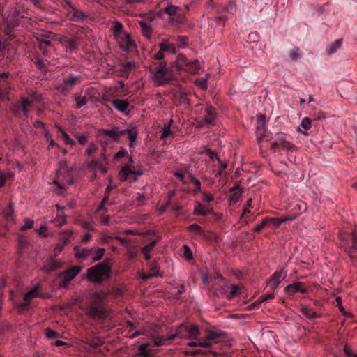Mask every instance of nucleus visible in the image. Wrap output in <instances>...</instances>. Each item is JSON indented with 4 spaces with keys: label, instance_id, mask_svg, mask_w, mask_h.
<instances>
[{
    "label": "nucleus",
    "instance_id": "c756f323",
    "mask_svg": "<svg viewBox=\"0 0 357 357\" xmlns=\"http://www.w3.org/2000/svg\"><path fill=\"white\" fill-rule=\"evenodd\" d=\"M212 213V209L203 206L200 202H197L194 207L193 214L195 215L206 216Z\"/></svg>",
    "mask_w": 357,
    "mask_h": 357
},
{
    "label": "nucleus",
    "instance_id": "f3484780",
    "mask_svg": "<svg viewBox=\"0 0 357 357\" xmlns=\"http://www.w3.org/2000/svg\"><path fill=\"white\" fill-rule=\"evenodd\" d=\"M33 105V101L26 98H22L21 100L20 105H16L13 108V112L15 114V115L19 114V110L22 109L24 115L25 116H28V114L30 112V108Z\"/></svg>",
    "mask_w": 357,
    "mask_h": 357
},
{
    "label": "nucleus",
    "instance_id": "603ef678",
    "mask_svg": "<svg viewBox=\"0 0 357 357\" xmlns=\"http://www.w3.org/2000/svg\"><path fill=\"white\" fill-rule=\"evenodd\" d=\"M183 250V256L187 260H191L193 258L192 252L190 248V247L187 245H184L182 247Z\"/></svg>",
    "mask_w": 357,
    "mask_h": 357
},
{
    "label": "nucleus",
    "instance_id": "f704fd0d",
    "mask_svg": "<svg viewBox=\"0 0 357 357\" xmlns=\"http://www.w3.org/2000/svg\"><path fill=\"white\" fill-rule=\"evenodd\" d=\"M214 282L215 284H219L221 287L220 289H215V294L217 295L226 294V291L222 287V286L226 285V282L225 279L222 276L218 275L217 278L215 279Z\"/></svg>",
    "mask_w": 357,
    "mask_h": 357
},
{
    "label": "nucleus",
    "instance_id": "7ed1b4c3",
    "mask_svg": "<svg viewBox=\"0 0 357 357\" xmlns=\"http://www.w3.org/2000/svg\"><path fill=\"white\" fill-rule=\"evenodd\" d=\"M201 333L188 343V345L191 347H200L202 348H210L213 343H218L221 339L226 336V333L221 331H212L206 330V335L202 338H198ZM192 340V338H189Z\"/></svg>",
    "mask_w": 357,
    "mask_h": 357
},
{
    "label": "nucleus",
    "instance_id": "f03ea898",
    "mask_svg": "<svg viewBox=\"0 0 357 357\" xmlns=\"http://www.w3.org/2000/svg\"><path fill=\"white\" fill-rule=\"evenodd\" d=\"M100 136L107 137V140L119 142V137L121 135H127L129 140V147L134 148L136 146V140L138 137L139 132L135 128H128L126 129H121L118 126H114L112 129H101L99 130Z\"/></svg>",
    "mask_w": 357,
    "mask_h": 357
},
{
    "label": "nucleus",
    "instance_id": "49530a36",
    "mask_svg": "<svg viewBox=\"0 0 357 357\" xmlns=\"http://www.w3.org/2000/svg\"><path fill=\"white\" fill-rule=\"evenodd\" d=\"M57 209H58V216H61V218H58L54 220L55 225L58 226H61L66 222V218L63 215V208L60 207L58 205H56Z\"/></svg>",
    "mask_w": 357,
    "mask_h": 357
},
{
    "label": "nucleus",
    "instance_id": "dca6fc26",
    "mask_svg": "<svg viewBox=\"0 0 357 357\" xmlns=\"http://www.w3.org/2000/svg\"><path fill=\"white\" fill-rule=\"evenodd\" d=\"M287 276V271L284 268H282L280 271H275L270 278L268 280V284L271 289L274 291L279 284L283 281Z\"/></svg>",
    "mask_w": 357,
    "mask_h": 357
},
{
    "label": "nucleus",
    "instance_id": "e2e57ef3",
    "mask_svg": "<svg viewBox=\"0 0 357 357\" xmlns=\"http://www.w3.org/2000/svg\"><path fill=\"white\" fill-rule=\"evenodd\" d=\"M75 101H76V105H75L76 109H79L87 103V100L85 97H82V98L77 97L75 98Z\"/></svg>",
    "mask_w": 357,
    "mask_h": 357
},
{
    "label": "nucleus",
    "instance_id": "13d9d810",
    "mask_svg": "<svg viewBox=\"0 0 357 357\" xmlns=\"http://www.w3.org/2000/svg\"><path fill=\"white\" fill-rule=\"evenodd\" d=\"M178 45L180 47H185L188 43V37L185 36H178L177 37Z\"/></svg>",
    "mask_w": 357,
    "mask_h": 357
},
{
    "label": "nucleus",
    "instance_id": "bf43d9fd",
    "mask_svg": "<svg viewBox=\"0 0 357 357\" xmlns=\"http://www.w3.org/2000/svg\"><path fill=\"white\" fill-rule=\"evenodd\" d=\"M114 31L116 36H120L123 33V26L121 23L116 22L114 24Z\"/></svg>",
    "mask_w": 357,
    "mask_h": 357
},
{
    "label": "nucleus",
    "instance_id": "6e6d98bb",
    "mask_svg": "<svg viewBox=\"0 0 357 357\" xmlns=\"http://www.w3.org/2000/svg\"><path fill=\"white\" fill-rule=\"evenodd\" d=\"M124 157H128V153L123 147H121L119 151L114 155V159L118 160L119 159Z\"/></svg>",
    "mask_w": 357,
    "mask_h": 357
},
{
    "label": "nucleus",
    "instance_id": "20e7f679",
    "mask_svg": "<svg viewBox=\"0 0 357 357\" xmlns=\"http://www.w3.org/2000/svg\"><path fill=\"white\" fill-rule=\"evenodd\" d=\"M111 266L104 262L98 263L87 269L86 278L89 281L100 284L111 276Z\"/></svg>",
    "mask_w": 357,
    "mask_h": 357
},
{
    "label": "nucleus",
    "instance_id": "58836bf2",
    "mask_svg": "<svg viewBox=\"0 0 357 357\" xmlns=\"http://www.w3.org/2000/svg\"><path fill=\"white\" fill-rule=\"evenodd\" d=\"M289 56L292 61H296L302 58L303 54L298 47H294L289 50Z\"/></svg>",
    "mask_w": 357,
    "mask_h": 357
},
{
    "label": "nucleus",
    "instance_id": "412c9836",
    "mask_svg": "<svg viewBox=\"0 0 357 357\" xmlns=\"http://www.w3.org/2000/svg\"><path fill=\"white\" fill-rule=\"evenodd\" d=\"M75 255L77 259L85 260L87 258L92 257L94 252V248H84L79 246H76L74 248Z\"/></svg>",
    "mask_w": 357,
    "mask_h": 357
},
{
    "label": "nucleus",
    "instance_id": "3c124183",
    "mask_svg": "<svg viewBox=\"0 0 357 357\" xmlns=\"http://www.w3.org/2000/svg\"><path fill=\"white\" fill-rule=\"evenodd\" d=\"M33 61L36 67L38 70L44 71L46 70V64L41 58H40L39 56H36L35 59H33Z\"/></svg>",
    "mask_w": 357,
    "mask_h": 357
},
{
    "label": "nucleus",
    "instance_id": "864d4df0",
    "mask_svg": "<svg viewBox=\"0 0 357 357\" xmlns=\"http://www.w3.org/2000/svg\"><path fill=\"white\" fill-rule=\"evenodd\" d=\"M59 130L61 132L62 139L67 144H70L71 146L75 144V142L70 137L68 134H67L64 130H61V128H59Z\"/></svg>",
    "mask_w": 357,
    "mask_h": 357
},
{
    "label": "nucleus",
    "instance_id": "a211bd4d",
    "mask_svg": "<svg viewBox=\"0 0 357 357\" xmlns=\"http://www.w3.org/2000/svg\"><path fill=\"white\" fill-rule=\"evenodd\" d=\"M135 68V64L134 62L126 61L122 63L119 66V68L117 70L119 73V75L121 77L127 79L128 78L131 71Z\"/></svg>",
    "mask_w": 357,
    "mask_h": 357
},
{
    "label": "nucleus",
    "instance_id": "69168bd1",
    "mask_svg": "<svg viewBox=\"0 0 357 357\" xmlns=\"http://www.w3.org/2000/svg\"><path fill=\"white\" fill-rule=\"evenodd\" d=\"M47 45H44V44H39L38 46V48L42 52V55L45 59L50 57V52L47 49Z\"/></svg>",
    "mask_w": 357,
    "mask_h": 357
},
{
    "label": "nucleus",
    "instance_id": "a19ab883",
    "mask_svg": "<svg viewBox=\"0 0 357 357\" xmlns=\"http://www.w3.org/2000/svg\"><path fill=\"white\" fill-rule=\"evenodd\" d=\"M230 291L227 295L229 299H232L236 296L241 294V287L238 285H231Z\"/></svg>",
    "mask_w": 357,
    "mask_h": 357
},
{
    "label": "nucleus",
    "instance_id": "0e129e2a",
    "mask_svg": "<svg viewBox=\"0 0 357 357\" xmlns=\"http://www.w3.org/2000/svg\"><path fill=\"white\" fill-rule=\"evenodd\" d=\"M88 344L94 349H97L102 344V341L99 338L96 337L88 342Z\"/></svg>",
    "mask_w": 357,
    "mask_h": 357
},
{
    "label": "nucleus",
    "instance_id": "f257e3e1",
    "mask_svg": "<svg viewBox=\"0 0 357 357\" xmlns=\"http://www.w3.org/2000/svg\"><path fill=\"white\" fill-rule=\"evenodd\" d=\"M200 334V330L197 325L193 324H181L176 330V332L165 337V336H153L152 339L156 346L166 344L167 341H171L176 338H196Z\"/></svg>",
    "mask_w": 357,
    "mask_h": 357
},
{
    "label": "nucleus",
    "instance_id": "09e8293b",
    "mask_svg": "<svg viewBox=\"0 0 357 357\" xmlns=\"http://www.w3.org/2000/svg\"><path fill=\"white\" fill-rule=\"evenodd\" d=\"M188 229L190 231H192V232H193V233H195L196 234H198V235H200V236H203L204 235V231H203L202 228L199 225H197L196 223L190 225L188 227Z\"/></svg>",
    "mask_w": 357,
    "mask_h": 357
},
{
    "label": "nucleus",
    "instance_id": "2f4dec72",
    "mask_svg": "<svg viewBox=\"0 0 357 357\" xmlns=\"http://www.w3.org/2000/svg\"><path fill=\"white\" fill-rule=\"evenodd\" d=\"M241 193L242 189L240 185L236 184L230 190L229 199L231 201L236 202L238 200Z\"/></svg>",
    "mask_w": 357,
    "mask_h": 357
},
{
    "label": "nucleus",
    "instance_id": "cd10ccee",
    "mask_svg": "<svg viewBox=\"0 0 357 357\" xmlns=\"http://www.w3.org/2000/svg\"><path fill=\"white\" fill-rule=\"evenodd\" d=\"M160 238L158 236L156 239L151 241L149 244L142 248V252L144 255L146 261H149L151 259V252L157 245Z\"/></svg>",
    "mask_w": 357,
    "mask_h": 357
},
{
    "label": "nucleus",
    "instance_id": "c9c22d12",
    "mask_svg": "<svg viewBox=\"0 0 357 357\" xmlns=\"http://www.w3.org/2000/svg\"><path fill=\"white\" fill-rule=\"evenodd\" d=\"M342 44V39L340 38L332 43L328 47L326 51L329 54H333L341 47Z\"/></svg>",
    "mask_w": 357,
    "mask_h": 357
},
{
    "label": "nucleus",
    "instance_id": "2eb2a0df",
    "mask_svg": "<svg viewBox=\"0 0 357 357\" xmlns=\"http://www.w3.org/2000/svg\"><path fill=\"white\" fill-rule=\"evenodd\" d=\"M218 116L217 110L211 105H208L204 109V115L202 119L206 122L207 126H214L216 123Z\"/></svg>",
    "mask_w": 357,
    "mask_h": 357
},
{
    "label": "nucleus",
    "instance_id": "4c0bfd02",
    "mask_svg": "<svg viewBox=\"0 0 357 357\" xmlns=\"http://www.w3.org/2000/svg\"><path fill=\"white\" fill-rule=\"evenodd\" d=\"M139 25L143 33V35L146 38H151L152 30L151 24L146 22H140Z\"/></svg>",
    "mask_w": 357,
    "mask_h": 357
},
{
    "label": "nucleus",
    "instance_id": "ea45409f",
    "mask_svg": "<svg viewBox=\"0 0 357 357\" xmlns=\"http://www.w3.org/2000/svg\"><path fill=\"white\" fill-rule=\"evenodd\" d=\"M10 16L11 17L13 20H17L18 17H24V15L22 14V10L19 7L12 8L10 10Z\"/></svg>",
    "mask_w": 357,
    "mask_h": 357
},
{
    "label": "nucleus",
    "instance_id": "a878e982",
    "mask_svg": "<svg viewBox=\"0 0 357 357\" xmlns=\"http://www.w3.org/2000/svg\"><path fill=\"white\" fill-rule=\"evenodd\" d=\"M172 102L176 106L179 107L182 104H189V100L187 97V93L183 91H178L173 94Z\"/></svg>",
    "mask_w": 357,
    "mask_h": 357
},
{
    "label": "nucleus",
    "instance_id": "79ce46f5",
    "mask_svg": "<svg viewBox=\"0 0 357 357\" xmlns=\"http://www.w3.org/2000/svg\"><path fill=\"white\" fill-rule=\"evenodd\" d=\"M105 252V249L102 248H99L97 250L94 248L93 255H92V261H96L100 260Z\"/></svg>",
    "mask_w": 357,
    "mask_h": 357
},
{
    "label": "nucleus",
    "instance_id": "c85d7f7f",
    "mask_svg": "<svg viewBox=\"0 0 357 357\" xmlns=\"http://www.w3.org/2000/svg\"><path fill=\"white\" fill-rule=\"evenodd\" d=\"M149 343H143L138 347L136 357H154L152 349H149Z\"/></svg>",
    "mask_w": 357,
    "mask_h": 357
},
{
    "label": "nucleus",
    "instance_id": "423d86ee",
    "mask_svg": "<svg viewBox=\"0 0 357 357\" xmlns=\"http://www.w3.org/2000/svg\"><path fill=\"white\" fill-rule=\"evenodd\" d=\"M62 6L67 11L68 20L71 22L81 23L88 22L90 18L88 14L81 10L68 0H63Z\"/></svg>",
    "mask_w": 357,
    "mask_h": 357
},
{
    "label": "nucleus",
    "instance_id": "6e6552de",
    "mask_svg": "<svg viewBox=\"0 0 357 357\" xmlns=\"http://www.w3.org/2000/svg\"><path fill=\"white\" fill-rule=\"evenodd\" d=\"M180 11L181 8L174 5H170L165 8L166 15L169 16L167 21L171 26H177L183 23L185 17Z\"/></svg>",
    "mask_w": 357,
    "mask_h": 357
},
{
    "label": "nucleus",
    "instance_id": "6ab92c4d",
    "mask_svg": "<svg viewBox=\"0 0 357 357\" xmlns=\"http://www.w3.org/2000/svg\"><path fill=\"white\" fill-rule=\"evenodd\" d=\"M285 291L289 295H293L296 292L305 294L307 292V289L304 284V283L301 282H296L287 285L285 287Z\"/></svg>",
    "mask_w": 357,
    "mask_h": 357
},
{
    "label": "nucleus",
    "instance_id": "393cba45",
    "mask_svg": "<svg viewBox=\"0 0 357 357\" xmlns=\"http://www.w3.org/2000/svg\"><path fill=\"white\" fill-rule=\"evenodd\" d=\"M167 74V69L165 64L162 63L160 64L158 67H157V70L155 73V77L156 79L160 81L161 84L167 83L168 78L166 77Z\"/></svg>",
    "mask_w": 357,
    "mask_h": 357
},
{
    "label": "nucleus",
    "instance_id": "0eeeda50",
    "mask_svg": "<svg viewBox=\"0 0 357 357\" xmlns=\"http://www.w3.org/2000/svg\"><path fill=\"white\" fill-rule=\"evenodd\" d=\"M341 247L348 255L353 264L357 262V233L354 231L348 239L342 238Z\"/></svg>",
    "mask_w": 357,
    "mask_h": 357
},
{
    "label": "nucleus",
    "instance_id": "8fccbe9b",
    "mask_svg": "<svg viewBox=\"0 0 357 357\" xmlns=\"http://www.w3.org/2000/svg\"><path fill=\"white\" fill-rule=\"evenodd\" d=\"M4 217L7 222L13 221V208L11 204L8 206V208L3 212Z\"/></svg>",
    "mask_w": 357,
    "mask_h": 357
},
{
    "label": "nucleus",
    "instance_id": "a18cd8bd",
    "mask_svg": "<svg viewBox=\"0 0 357 357\" xmlns=\"http://www.w3.org/2000/svg\"><path fill=\"white\" fill-rule=\"evenodd\" d=\"M15 26V25L13 22L6 20L2 25V29H3V31L6 34L10 35L14 30Z\"/></svg>",
    "mask_w": 357,
    "mask_h": 357
},
{
    "label": "nucleus",
    "instance_id": "4be33fe9",
    "mask_svg": "<svg viewBox=\"0 0 357 357\" xmlns=\"http://www.w3.org/2000/svg\"><path fill=\"white\" fill-rule=\"evenodd\" d=\"M114 108L119 112L128 114L130 112V104L126 100L114 99L110 100Z\"/></svg>",
    "mask_w": 357,
    "mask_h": 357
},
{
    "label": "nucleus",
    "instance_id": "473e14b6",
    "mask_svg": "<svg viewBox=\"0 0 357 357\" xmlns=\"http://www.w3.org/2000/svg\"><path fill=\"white\" fill-rule=\"evenodd\" d=\"M160 50L165 52H169L172 54L176 52V47L174 43H169L167 40H163L160 44Z\"/></svg>",
    "mask_w": 357,
    "mask_h": 357
},
{
    "label": "nucleus",
    "instance_id": "37998d69",
    "mask_svg": "<svg viewBox=\"0 0 357 357\" xmlns=\"http://www.w3.org/2000/svg\"><path fill=\"white\" fill-rule=\"evenodd\" d=\"M190 182L193 183L195 188L193 190L194 194L201 192V182L192 174H190Z\"/></svg>",
    "mask_w": 357,
    "mask_h": 357
},
{
    "label": "nucleus",
    "instance_id": "5fc2aeb1",
    "mask_svg": "<svg viewBox=\"0 0 357 357\" xmlns=\"http://www.w3.org/2000/svg\"><path fill=\"white\" fill-rule=\"evenodd\" d=\"M267 225H268L267 218H265L262 220V221L260 223L256 225V226L253 229V231L259 233Z\"/></svg>",
    "mask_w": 357,
    "mask_h": 357
},
{
    "label": "nucleus",
    "instance_id": "4d7b16f0",
    "mask_svg": "<svg viewBox=\"0 0 357 357\" xmlns=\"http://www.w3.org/2000/svg\"><path fill=\"white\" fill-rule=\"evenodd\" d=\"M162 132L160 137L161 139H165L168 137L172 135L173 134V132L171 130V128H169V125H165V127L162 128Z\"/></svg>",
    "mask_w": 357,
    "mask_h": 357
},
{
    "label": "nucleus",
    "instance_id": "72a5a7b5",
    "mask_svg": "<svg viewBox=\"0 0 357 357\" xmlns=\"http://www.w3.org/2000/svg\"><path fill=\"white\" fill-rule=\"evenodd\" d=\"M268 224H271L274 225L275 227H280L283 222H286L289 220L287 217H280V218H268L267 217Z\"/></svg>",
    "mask_w": 357,
    "mask_h": 357
},
{
    "label": "nucleus",
    "instance_id": "39448f33",
    "mask_svg": "<svg viewBox=\"0 0 357 357\" xmlns=\"http://www.w3.org/2000/svg\"><path fill=\"white\" fill-rule=\"evenodd\" d=\"M199 68L200 64L197 59L188 61L183 54L178 55L176 61L172 64V69L174 70H183L190 74L198 73Z\"/></svg>",
    "mask_w": 357,
    "mask_h": 357
},
{
    "label": "nucleus",
    "instance_id": "052dcab7",
    "mask_svg": "<svg viewBox=\"0 0 357 357\" xmlns=\"http://www.w3.org/2000/svg\"><path fill=\"white\" fill-rule=\"evenodd\" d=\"M45 335L48 339H54L59 337V333L52 329L47 328L45 329Z\"/></svg>",
    "mask_w": 357,
    "mask_h": 357
},
{
    "label": "nucleus",
    "instance_id": "774afa93",
    "mask_svg": "<svg viewBox=\"0 0 357 357\" xmlns=\"http://www.w3.org/2000/svg\"><path fill=\"white\" fill-rule=\"evenodd\" d=\"M97 149H98V148H97V146H96L94 144L91 143V144L89 146V147L86 149V154L87 155H91L92 153H93L94 152H96V150H97Z\"/></svg>",
    "mask_w": 357,
    "mask_h": 357
},
{
    "label": "nucleus",
    "instance_id": "4468645a",
    "mask_svg": "<svg viewBox=\"0 0 357 357\" xmlns=\"http://www.w3.org/2000/svg\"><path fill=\"white\" fill-rule=\"evenodd\" d=\"M278 148L291 151L294 149V146L287 141L282 135H278L276 139L271 143V149L275 151Z\"/></svg>",
    "mask_w": 357,
    "mask_h": 357
},
{
    "label": "nucleus",
    "instance_id": "b1692460",
    "mask_svg": "<svg viewBox=\"0 0 357 357\" xmlns=\"http://www.w3.org/2000/svg\"><path fill=\"white\" fill-rule=\"evenodd\" d=\"M56 35L51 31H47L40 34L38 36L37 39L39 41V44H44V45L52 46V40H56Z\"/></svg>",
    "mask_w": 357,
    "mask_h": 357
},
{
    "label": "nucleus",
    "instance_id": "e433bc0d",
    "mask_svg": "<svg viewBox=\"0 0 357 357\" xmlns=\"http://www.w3.org/2000/svg\"><path fill=\"white\" fill-rule=\"evenodd\" d=\"M266 117L263 114H260L257 119L256 129L258 135H261L260 132L263 131L265 128Z\"/></svg>",
    "mask_w": 357,
    "mask_h": 357
},
{
    "label": "nucleus",
    "instance_id": "338daca9",
    "mask_svg": "<svg viewBox=\"0 0 357 357\" xmlns=\"http://www.w3.org/2000/svg\"><path fill=\"white\" fill-rule=\"evenodd\" d=\"M205 153L211 160L215 159L217 160V158H219L217 153L211 149H206Z\"/></svg>",
    "mask_w": 357,
    "mask_h": 357
},
{
    "label": "nucleus",
    "instance_id": "9b49d317",
    "mask_svg": "<svg viewBox=\"0 0 357 357\" xmlns=\"http://www.w3.org/2000/svg\"><path fill=\"white\" fill-rule=\"evenodd\" d=\"M82 77L70 74L63 78V82L57 87L58 90L63 94L68 93L75 85L81 83Z\"/></svg>",
    "mask_w": 357,
    "mask_h": 357
},
{
    "label": "nucleus",
    "instance_id": "aec40b11",
    "mask_svg": "<svg viewBox=\"0 0 357 357\" xmlns=\"http://www.w3.org/2000/svg\"><path fill=\"white\" fill-rule=\"evenodd\" d=\"M121 48L126 52H132L135 50L136 45L128 33H124L120 43Z\"/></svg>",
    "mask_w": 357,
    "mask_h": 357
},
{
    "label": "nucleus",
    "instance_id": "f8f14e48",
    "mask_svg": "<svg viewBox=\"0 0 357 357\" xmlns=\"http://www.w3.org/2000/svg\"><path fill=\"white\" fill-rule=\"evenodd\" d=\"M142 174V172L141 170H133L130 167L129 165H125L119 172V177L122 182L126 181L130 176L135 181L137 180V176Z\"/></svg>",
    "mask_w": 357,
    "mask_h": 357
},
{
    "label": "nucleus",
    "instance_id": "9d476101",
    "mask_svg": "<svg viewBox=\"0 0 357 357\" xmlns=\"http://www.w3.org/2000/svg\"><path fill=\"white\" fill-rule=\"evenodd\" d=\"M81 266H73L68 270H66L58 275L59 279V286L61 288L66 287L68 283L73 280L77 275L81 271Z\"/></svg>",
    "mask_w": 357,
    "mask_h": 357
},
{
    "label": "nucleus",
    "instance_id": "bb28decb",
    "mask_svg": "<svg viewBox=\"0 0 357 357\" xmlns=\"http://www.w3.org/2000/svg\"><path fill=\"white\" fill-rule=\"evenodd\" d=\"M160 238L158 236L156 239L151 241L149 244L142 248V252L144 255L146 261H149L151 259V252L157 245Z\"/></svg>",
    "mask_w": 357,
    "mask_h": 357
},
{
    "label": "nucleus",
    "instance_id": "de8ad7c7",
    "mask_svg": "<svg viewBox=\"0 0 357 357\" xmlns=\"http://www.w3.org/2000/svg\"><path fill=\"white\" fill-rule=\"evenodd\" d=\"M61 43L70 51H73L76 49L77 45L74 40L70 38H66Z\"/></svg>",
    "mask_w": 357,
    "mask_h": 357
},
{
    "label": "nucleus",
    "instance_id": "1a4fd4ad",
    "mask_svg": "<svg viewBox=\"0 0 357 357\" xmlns=\"http://www.w3.org/2000/svg\"><path fill=\"white\" fill-rule=\"evenodd\" d=\"M102 299L98 294L95 295V300L88 307L87 314L94 319H103L106 317V312L102 309Z\"/></svg>",
    "mask_w": 357,
    "mask_h": 357
},
{
    "label": "nucleus",
    "instance_id": "680f3d73",
    "mask_svg": "<svg viewBox=\"0 0 357 357\" xmlns=\"http://www.w3.org/2000/svg\"><path fill=\"white\" fill-rule=\"evenodd\" d=\"M150 273H151L152 275H153V276H158V275H160V273H159V266H158V264L155 261L153 262L151 264Z\"/></svg>",
    "mask_w": 357,
    "mask_h": 357
},
{
    "label": "nucleus",
    "instance_id": "5701e85b",
    "mask_svg": "<svg viewBox=\"0 0 357 357\" xmlns=\"http://www.w3.org/2000/svg\"><path fill=\"white\" fill-rule=\"evenodd\" d=\"M71 171L72 170L68 169L66 162H61L59 163V167L56 171L57 177H63L66 182H70L73 178L70 174Z\"/></svg>",
    "mask_w": 357,
    "mask_h": 357
},
{
    "label": "nucleus",
    "instance_id": "ddd939ff",
    "mask_svg": "<svg viewBox=\"0 0 357 357\" xmlns=\"http://www.w3.org/2000/svg\"><path fill=\"white\" fill-rule=\"evenodd\" d=\"M38 288L35 287L31 291L26 293L24 296V302L16 303V307L19 312H22L27 310L29 307L30 302L31 300L37 296Z\"/></svg>",
    "mask_w": 357,
    "mask_h": 357
},
{
    "label": "nucleus",
    "instance_id": "7c9ffc66",
    "mask_svg": "<svg viewBox=\"0 0 357 357\" xmlns=\"http://www.w3.org/2000/svg\"><path fill=\"white\" fill-rule=\"evenodd\" d=\"M301 312L310 320H314L317 318H321L322 317L321 314H318L317 312H312L310 308L303 306L301 308Z\"/></svg>",
    "mask_w": 357,
    "mask_h": 357
},
{
    "label": "nucleus",
    "instance_id": "c03bdc74",
    "mask_svg": "<svg viewBox=\"0 0 357 357\" xmlns=\"http://www.w3.org/2000/svg\"><path fill=\"white\" fill-rule=\"evenodd\" d=\"M311 123L312 121L308 117H305L302 119L301 126L302 128L305 130V131H307L311 128ZM301 133H303L304 135H307L306 132H303L301 129L298 130Z\"/></svg>",
    "mask_w": 357,
    "mask_h": 357
}]
</instances>
